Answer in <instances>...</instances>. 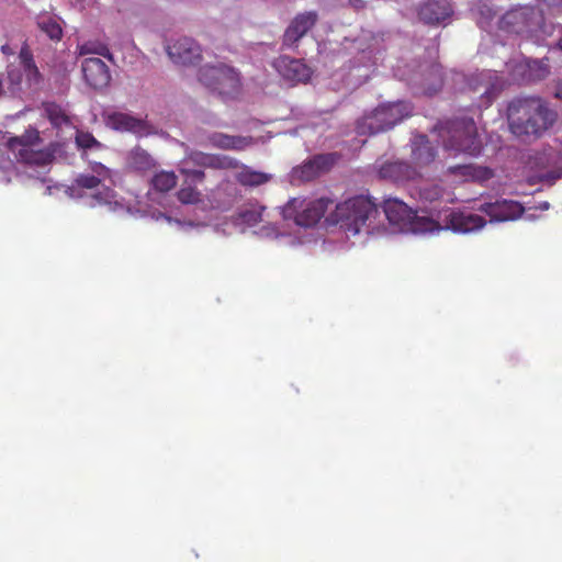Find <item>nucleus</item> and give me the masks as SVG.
I'll return each instance as SVG.
<instances>
[{
	"label": "nucleus",
	"mask_w": 562,
	"mask_h": 562,
	"mask_svg": "<svg viewBox=\"0 0 562 562\" xmlns=\"http://www.w3.org/2000/svg\"><path fill=\"white\" fill-rule=\"evenodd\" d=\"M509 128L516 136L539 137L553 125L557 113L536 97L513 100L507 109Z\"/></svg>",
	"instance_id": "obj_1"
},
{
	"label": "nucleus",
	"mask_w": 562,
	"mask_h": 562,
	"mask_svg": "<svg viewBox=\"0 0 562 562\" xmlns=\"http://www.w3.org/2000/svg\"><path fill=\"white\" fill-rule=\"evenodd\" d=\"M439 135L446 149L479 156L483 144L473 119L462 117L446 122L440 126Z\"/></svg>",
	"instance_id": "obj_2"
},
{
	"label": "nucleus",
	"mask_w": 562,
	"mask_h": 562,
	"mask_svg": "<svg viewBox=\"0 0 562 562\" xmlns=\"http://www.w3.org/2000/svg\"><path fill=\"white\" fill-rule=\"evenodd\" d=\"M413 105L407 101L380 104L370 114L362 116L357 123L359 135H375L386 132L413 114Z\"/></svg>",
	"instance_id": "obj_3"
},
{
	"label": "nucleus",
	"mask_w": 562,
	"mask_h": 562,
	"mask_svg": "<svg viewBox=\"0 0 562 562\" xmlns=\"http://www.w3.org/2000/svg\"><path fill=\"white\" fill-rule=\"evenodd\" d=\"M378 215L374 202L363 195L350 198L336 205L334 217L347 232L353 235L360 233L363 227Z\"/></svg>",
	"instance_id": "obj_4"
},
{
	"label": "nucleus",
	"mask_w": 562,
	"mask_h": 562,
	"mask_svg": "<svg viewBox=\"0 0 562 562\" xmlns=\"http://www.w3.org/2000/svg\"><path fill=\"white\" fill-rule=\"evenodd\" d=\"M333 201L327 198L308 200L305 198H292L282 207V216L285 221H293L301 227L315 226L325 215Z\"/></svg>",
	"instance_id": "obj_5"
},
{
	"label": "nucleus",
	"mask_w": 562,
	"mask_h": 562,
	"mask_svg": "<svg viewBox=\"0 0 562 562\" xmlns=\"http://www.w3.org/2000/svg\"><path fill=\"white\" fill-rule=\"evenodd\" d=\"M199 81L223 98H234L240 89L239 74L224 64L202 67L199 70Z\"/></svg>",
	"instance_id": "obj_6"
},
{
	"label": "nucleus",
	"mask_w": 562,
	"mask_h": 562,
	"mask_svg": "<svg viewBox=\"0 0 562 562\" xmlns=\"http://www.w3.org/2000/svg\"><path fill=\"white\" fill-rule=\"evenodd\" d=\"M40 140L38 132L32 130L26 131L22 136L11 137L7 145L18 161L29 166L46 167L53 162L54 154L49 150L34 149V145Z\"/></svg>",
	"instance_id": "obj_7"
},
{
	"label": "nucleus",
	"mask_w": 562,
	"mask_h": 562,
	"mask_svg": "<svg viewBox=\"0 0 562 562\" xmlns=\"http://www.w3.org/2000/svg\"><path fill=\"white\" fill-rule=\"evenodd\" d=\"M542 16L533 7H519L507 11L499 20V29L507 33L528 34L540 24Z\"/></svg>",
	"instance_id": "obj_8"
},
{
	"label": "nucleus",
	"mask_w": 562,
	"mask_h": 562,
	"mask_svg": "<svg viewBox=\"0 0 562 562\" xmlns=\"http://www.w3.org/2000/svg\"><path fill=\"white\" fill-rule=\"evenodd\" d=\"M318 22L316 11H305L297 13L286 26L282 35V47H296L300 40L303 38Z\"/></svg>",
	"instance_id": "obj_9"
},
{
	"label": "nucleus",
	"mask_w": 562,
	"mask_h": 562,
	"mask_svg": "<svg viewBox=\"0 0 562 562\" xmlns=\"http://www.w3.org/2000/svg\"><path fill=\"white\" fill-rule=\"evenodd\" d=\"M530 162L533 168L543 171L542 177L547 180L562 178V149L543 148L531 157Z\"/></svg>",
	"instance_id": "obj_10"
},
{
	"label": "nucleus",
	"mask_w": 562,
	"mask_h": 562,
	"mask_svg": "<svg viewBox=\"0 0 562 562\" xmlns=\"http://www.w3.org/2000/svg\"><path fill=\"white\" fill-rule=\"evenodd\" d=\"M170 59L180 65H195L202 59L201 46L191 37H180L167 46Z\"/></svg>",
	"instance_id": "obj_11"
},
{
	"label": "nucleus",
	"mask_w": 562,
	"mask_h": 562,
	"mask_svg": "<svg viewBox=\"0 0 562 562\" xmlns=\"http://www.w3.org/2000/svg\"><path fill=\"white\" fill-rule=\"evenodd\" d=\"M479 211L490 216L491 222H507L519 218L525 212L524 206L513 200H497L480 205Z\"/></svg>",
	"instance_id": "obj_12"
},
{
	"label": "nucleus",
	"mask_w": 562,
	"mask_h": 562,
	"mask_svg": "<svg viewBox=\"0 0 562 562\" xmlns=\"http://www.w3.org/2000/svg\"><path fill=\"white\" fill-rule=\"evenodd\" d=\"M81 71L88 86L93 89L106 88L111 82V72L108 65L98 57H88L82 60Z\"/></svg>",
	"instance_id": "obj_13"
},
{
	"label": "nucleus",
	"mask_w": 562,
	"mask_h": 562,
	"mask_svg": "<svg viewBox=\"0 0 562 562\" xmlns=\"http://www.w3.org/2000/svg\"><path fill=\"white\" fill-rule=\"evenodd\" d=\"M276 70L290 82H306L312 76V69L303 59L279 56L273 61Z\"/></svg>",
	"instance_id": "obj_14"
},
{
	"label": "nucleus",
	"mask_w": 562,
	"mask_h": 562,
	"mask_svg": "<svg viewBox=\"0 0 562 562\" xmlns=\"http://www.w3.org/2000/svg\"><path fill=\"white\" fill-rule=\"evenodd\" d=\"M334 162L335 159L331 154L316 155L301 166L295 167L292 171V176L294 179L302 182L312 181L323 172L328 171Z\"/></svg>",
	"instance_id": "obj_15"
},
{
	"label": "nucleus",
	"mask_w": 562,
	"mask_h": 562,
	"mask_svg": "<svg viewBox=\"0 0 562 562\" xmlns=\"http://www.w3.org/2000/svg\"><path fill=\"white\" fill-rule=\"evenodd\" d=\"M452 13L448 0H427L417 10L418 19L428 25H439L450 19Z\"/></svg>",
	"instance_id": "obj_16"
},
{
	"label": "nucleus",
	"mask_w": 562,
	"mask_h": 562,
	"mask_svg": "<svg viewBox=\"0 0 562 562\" xmlns=\"http://www.w3.org/2000/svg\"><path fill=\"white\" fill-rule=\"evenodd\" d=\"M378 175L383 180L404 182L418 176L417 170L403 160H386L378 168Z\"/></svg>",
	"instance_id": "obj_17"
},
{
	"label": "nucleus",
	"mask_w": 562,
	"mask_h": 562,
	"mask_svg": "<svg viewBox=\"0 0 562 562\" xmlns=\"http://www.w3.org/2000/svg\"><path fill=\"white\" fill-rule=\"evenodd\" d=\"M193 164L199 167L212 169H237L239 161L226 155L192 151L186 159V165Z\"/></svg>",
	"instance_id": "obj_18"
},
{
	"label": "nucleus",
	"mask_w": 562,
	"mask_h": 562,
	"mask_svg": "<svg viewBox=\"0 0 562 562\" xmlns=\"http://www.w3.org/2000/svg\"><path fill=\"white\" fill-rule=\"evenodd\" d=\"M106 126L119 132H130L136 135H144L147 124L144 120L128 113L112 112L105 116Z\"/></svg>",
	"instance_id": "obj_19"
},
{
	"label": "nucleus",
	"mask_w": 562,
	"mask_h": 562,
	"mask_svg": "<svg viewBox=\"0 0 562 562\" xmlns=\"http://www.w3.org/2000/svg\"><path fill=\"white\" fill-rule=\"evenodd\" d=\"M447 224L453 232L469 233L482 228L486 222L474 213L451 212L447 217Z\"/></svg>",
	"instance_id": "obj_20"
},
{
	"label": "nucleus",
	"mask_w": 562,
	"mask_h": 562,
	"mask_svg": "<svg viewBox=\"0 0 562 562\" xmlns=\"http://www.w3.org/2000/svg\"><path fill=\"white\" fill-rule=\"evenodd\" d=\"M383 211L387 221L393 225L404 226L415 216L414 211L398 199H386Z\"/></svg>",
	"instance_id": "obj_21"
},
{
	"label": "nucleus",
	"mask_w": 562,
	"mask_h": 562,
	"mask_svg": "<svg viewBox=\"0 0 562 562\" xmlns=\"http://www.w3.org/2000/svg\"><path fill=\"white\" fill-rule=\"evenodd\" d=\"M19 60L29 85H40L43 80V76L36 66L33 52L27 41H24L21 45Z\"/></svg>",
	"instance_id": "obj_22"
},
{
	"label": "nucleus",
	"mask_w": 562,
	"mask_h": 562,
	"mask_svg": "<svg viewBox=\"0 0 562 562\" xmlns=\"http://www.w3.org/2000/svg\"><path fill=\"white\" fill-rule=\"evenodd\" d=\"M448 172L464 181L482 182L493 177V171L490 168L472 164L450 166Z\"/></svg>",
	"instance_id": "obj_23"
},
{
	"label": "nucleus",
	"mask_w": 562,
	"mask_h": 562,
	"mask_svg": "<svg viewBox=\"0 0 562 562\" xmlns=\"http://www.w3.org/2000/svg\"><path fill=\"white\" fill-rule=\"evenodd\" d=\"M437 151L427 136L418 135L412 144V158L419 166L429 165L435 160Z\"/></svg>",
	"instance_id": "obj_24"
},
{
	"label": "nucleus",
	"mask_w": 562,
	"mask_h": 562,
	"mask_svg": "<svg viewBox=\"0 0 562 562\" xmlns=\"http://www.w3.org/2000/svg\"><path fill=\"white\" fill-rule=\"evenodd\" d=\"M212 146L221 149L243 150L251 144L250 137L214 133L209 136Z\"/></svg>",
	"instance_id": "obj_25"
},
{
	"label": "nucleus",
	"mask_w": 562,
	"mask_h": 562,
	"mask_svg": "<svg viewBox=\"0 0 562 562\" xmlns=\"http://www.w3.org/2000/svg\"><path fill=\"white\" fill-rule=\"evenodd\" d=\"M517 68L521 70L522 81L525 82L542 80L550 72L549 65L544 60H526Z\"/></svg>",
	"instance_id": "obj_26"
},
{
	"label": "nucleus",
	"mask_w": 562,
	"mask_h": 562,
	"mask_svg": "<svg viewBox=\"0 0 562 562\" xmlns=\"http://www.w3.org/2000/svg\"><path fill=\"white\" fill-rule=\"evenodd\" d=\"M240 170L236 173V181L244 187H259L272 179V176L262 171H257L248 166L239 165Z\"/></svg>",
	"instance_id": "obj_27"
},
{
	"label": "nucleus",
	"mask_w": 562,
	"mask_h": 562,
	"mask_svg": "<svg viewBox=\"0 0 562 562\" xmlns=\"http://www.w3.org/2000/svg\"><path fill=\"white\" fill-rule=\"evenodd\" d=\"M127 166L136 171H147L155 167V160L145 149L135 147L128 153Z\"/></svg>",
	"instance_id": "obj_28"
},
{
	"label": "nucleus",
	"mask_w": 562,
	"mask_h": 562,
	"mask_svg": "<svg viewBox=\"0 0 562 562\" xmlns=\"http://www.w3.org/2000/svg\"><path fill=\"white\" fill-rule=\"evenodd\" d=\"M177 182L178 177L176 173L173 171L165 170L156 172L150 180L151 188L161 193L172 190L177 186Z\"/></svg>",
	"instance_id": "obj_29"
},
{
	"label": "nucleus",
	"mask_w": 562,
	"mask_h": 562,
	"mask_svg": "<svg viewBox=\"0 0 562 562\" xmlns=\"http://www.w3.org/2000/svg\"><path fill=\"white\" fill-rule=\"evenodd\" d=\"M44 112L53 126L60 128L70 124V119L65 110L55 102H46L43 104Z\"/></svg>",
	"instance_id": "obj_30"
},
{
	"label": "nucleus",
	"mask_w": 562,
	"mask_h": 562,
	"mask_svg": "<svg viewBox=\"0 0 562 562\" xmlns=\"http://www.w3.org/2000/svg\"><path fill=\"white\" fill-rule=\"evenodd\" d=\"M78 54L80 56H86L89 54H94L102 56L111 61H113V55L110 52L106 44L100 42V41H87L80 45L77 46Z\"/></svg>",
	"instance_id": "obj_31"
},
{
	"label": "nucleus",
	"mask_w": 562,
	"mask_h": 562,
	"mask_svg": "<svg viewBox=\"0 0 562 562\" xmlns=\"http://www.w3.org/2000/svg\"><path fill=\"white\" fill-rule=\"evenodd\" d=\"M37 26L53 41H59L63 37L60 24L52 16L41 18L37 22Z\"/></svg>",
	"instance_id": "obj_32"
},
{
	"label": "nucleus",
	"mask_w": 562,
	"mask_h": 562,
	"mask_svg": "<svg viewBox=\"0 0 562 562\" xmlns=\"http://www.w3.org/2000/svg\"><path fill=\"white\" fill-rule=\"evenodd\" d=\"M75 140L77 146L82 149H100L102 147V144L91 133L85 131H77Z\"/></svg>",
	"instance_id": "obj_33"
},
{
	"label": "nucleus",
	"mask_w": 562,
	"mask_h": 562,
	"mask_svg": "<svg viewBox=\"0 0 562 562\" xmlns=\"http://www.w3.org/2000/svg\"><path fill=\"white\" fill-rule=\"evenodd\" d=\"M502 83L497 80L491 82L488 81L486 85H484V90L481 94V104L484 106H488L492 101L499 94L502 90Z\"/></svg>",
	"instance_id": "obj_34"
},
{
	"label": "nucleus",
	"mask_w": 562,
	"mask_h": 562,
	"mask_svg": "<svg viewBox=\"0 0 562 562\" xmlns=\"http://www.w3.org/2000/svg\"><path fill=\"white\" fill-rule=\"evenodd\" d=\"M178 200L183 204H195L200 201L201 193L193 187H182L177 192Z\"/></svg>",
	"instance_id": "obj_35"
},
{
	"label": "nucleus",
	"mask_w": 562,
	"mask_h": 562,
	"mask_svg": "<svg viewBox=\"0 0 562 562\" xmlns=\"http://www.w3.org/2000/svg\"><path fill=\"white\" fill-rule=\"evenodd\" d=\"M100 183L101 178L99 177H94L92 175H79L75 179L74 188L93 190L97 189Z\"/></svg>",
	"instance_id": "obj_36"
},
{
	"label": "nucleus",
	"mask_w": 562,
	"mask_h": 562,
	"mask_svg": "<svg viewBox=\"0 0 562 562\" xmlns=\"http://www.w3.org/2000/svg\"><path fill=\"white\" fill-rule=\"evenodd\" d=\"M179 171L187 178V180H190L192 182H202L205 178V173L203 170L190 168L188 167V165H186V162L179 169Z\"/></svg>",
	"instance_id": "obj_37"
},
{
	"label": "nucleus",
	"mask_w": 562,
	"mask_h": 562,
	"mask_svg": "<svg viewBox=\"0 0 562 562\" xmlns=\"http://www.w3.org/2000/svg\"><path fill=\"white\" fill-rule=\"evenodd\" d=\"M90 169L92 171V176L101 178V182L111 179L112 171L106 166L101 162L93 161L90 164Z\"/></svg>",
	"instance_id": "obj_38"
},
{
	"label": "nucleus",
	"mask_w": 562,
	"mask_h": 562,
	"mask_svg": "<svg viewBox=\"0 0 562 562\" xmlns=\"http://www.w3.org/2000/svg\"><path fill=\"white\" fill-rule=\"evenodd\" d=\"M8 79L12 86H20L22 82V74L18 69H9Z\"/></svg>",
	"instance_id": "obj_39"
},
{
	"label": "nucleus",
	"mask_w": 562,
	"mask_h": 562,
	"mask_svg": "<svg viewBox=\"0 0 562 562\" xmlns=\"http://www.w3.org/2000/svg\"><path fill=\"white\" fill-rule=\"evenodd\" d=\"M112 193L113 192L111 189L105 188L103 192H98L97 194L93 195V198L97 200L99 204L109 203L110 199L113 196Z\"/></svg>",
	"instance_id": "obj_40"
},
{
	"label": "nucleus",
	"mask_w": 562,
	"mask_h": 562,
	"mask_svg": "<svg viewBox=\"0 0 562 562\" xmlns=\"http://www.w3.org/2000/svg\"><path fill=\"white\" fill-rule=\"evenodd\" d=\"M1 52H2L3 55H7V56H10V55L14 54L13 49L10 47L9 44L2 45L1 46Z\"/></svg>",
	"instance_id": "obj_41"
},
{
	"label": "nucleus",
	"mask_w": 562,
	"mask_h": 562,
	"mask_svg": "<svg viewBox=\"0 0 562 562\" xmlns=\"http://www.w3.org/2000/svg\"><path fill=\"white\" fill-rule=\"evenodd\" d=\"M554 95L562 100V80L558 83Z\"/></svg>",
	"instance_id": "obj_42"
},
{
	"label": "nucleus",
	"mask_w": 562,
	"mask_h": 562,
	"mask_svg": "<svg viewBox=\"0 0 562 562\" xmlns=\"http://www.w3.org/2000/svg\"><path fill=\"white\" fill-rule=\"evenodd\" d=\"M541 1L547 3L548 5H559L562 3V0H541Z\"/></svg>",
	"instance_id": "obj_43"
},
{
	"label": "nucleus",
	"mask_w": 562,
	"mask_h": 562,
	"mask_svg": "<svg viewBox=\"0 0 562 562\" xmlns=\"http://www.w3.org/2000/svg\"><path fill=\"white\" fill-rule=\"evenodd\" d=\"M350 2L352 3L353 7L356 8H362L364 2L363 0H350Z\"/></svg>",
	"instance_id": "obj_44"
},
{
	"label": "nucleus",
	"mask_w": 562,
	"mask_h": 562,
	"mask_svg": "<svg viewBox=\"0 0 562 562\" xmlns=\"http://www.w3.org/2000/svg\"><path fill=\"white\" fill-rule=\"evenodd\" d=\"M558 31L562 35V26H559ZM558 46L562 50V36L558 41Z\"/></svg>",
	"instance_id": "obj_45"
}]
</instances>
